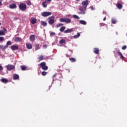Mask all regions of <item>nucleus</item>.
Returning <instances> with one entry per match:
<instances>
[{
  "label": "nucleus",
  "instance_id": "obj_1",
  "mask_svg": "<svg viewBox=\"0 0 127 127\" xmlns=\"http://www.w3.org/2000/svg\"><path fill=\"white\" fill-rule=\"evenodd\" d=\"M89 4V0H85L82 2V5L83 6L79 8L80 13L81 14H85L86 13V8H87V6Z\"/></svg>",
  "mask_w": 127,
  "mask_h": 127
},
{
  "label": "nucleus",
  "instance_id": "obj_2",
  "mask_svg": "<svg viewBox=\"0 0 127 127\" xmlns=\"http://www.w3.org/2000/svg\"><path fill=\"white\" fill-rule=\"evenodd\" d=\"M60 21L61 22H65L66 23H70L71 19H69L68 18H62L60 19Z\"/></svg>",
  "mask_w": 127,
  "mask_h": 127
},
{
  "label": "nucleus",
  "instance_id": "obj_3",
  "mask_svg": "<svg viewBox=\"0 0 127 127\" xmlns=\"http://www.w3.org/2000/svg\"><path fill=\"white\" fill-rule=\"evenodd\" d=\"M19 8L20 9V10L24 11V10L26 9V4L24 3H20L19 5Z\"/></svg>",
  "mask_w": 127,
  "mask_h": 127
},
{
  "label": "nucleus",
  "instance_id": "obj_4",
  "mask_svg": "<svg viewBox=\"0 0 127 127\" xmlns=\"http://www.w3.org/2000/svg\"><path fill=\"white\" fill-rule=\"evenodd\" d=\"M51 14H52V13L51 12L49 11H45L41 13L42 16H43L44 17L49 16L51 15Z\"/></svg>",
  "mask_w": 127,
  "mask_h": 127
},
{
  "label": "nucleus",
  "instance_id": "obj_5",
  "mask_svg": "<svg viewBox=\"0 0 127 127\" xmlns=\"http://www.w3.org/2000/svg\"><path fill=\"white\" fill-rule=\"evenodd\" d=\"M48 19H49V21H48L49 24L52 25V24H53V23H54V22L55 21L54 20V19H55V17H54V16H52L49 17Z\"/></svg>",
  "mask_w": 127,
  "mask_h": 127
},
{
  "label": "nucleus",
  "instance_id": "obj_6",
  "mask_svg": "<svg viewBox=\"0 0 127 127\" xmlns=\"http://www.w3.org/2000/svg\"><path fill=\"white\" fill-rule=\"evenodd\" d=\"M40 66L43 70H46L48 69V66L46 65V64L45 62L41 63Z\"/></svg>",
  "mask_w": 127,
  "mask_h": 127
},
{
  "label": "nucleus",
  "instance_id": "obj_7",
  "mask_svg": "<svg viewBox=\"0 0 127 127\" xmlns=\"http://www.w3.org/2000/svg\"><path fill=\"white\" fill-rule=\"evenodd\" d=\"M6 67L7 68V70H8V71H11V70H13V69H14L15 68L14 65L12 64H8L7 66H6Z\"/></svg>",
  "mask_w": 127,
  "mask_h": 127
},
{
  "label": "nucleus",
  "instance_id": "obj_8",
  "mask_svg": "<svg viewBox=\"0 0 127 127\" xmlns=\"http://www.w3.org/2000/svg\"><path fill=\"white\" fill-rule=\"evenodd\" d=\"M18 48L19 47L17 45H13L11 46V49L13 51H14V50H18Z\"/></svg>",
  "mask_w": 127,
  "mask_h": 127
},
{
  "label": "nucleus",
  "instance_id": "obj_9",
  "mask_svg": "<svg viewBox=\"0 0 127 127\" xmlns=\"http://www.w3.org/2000/svg\"><path fill=\"white\" fill-rule=\"evenodd\" d=\"M26 46L27 48V49H32V44L29 43H27L26 44Z\"/></svg>",
  "mask_w": 127,
  "mask_h": 127
},
{
  "label": "nucleus",
  "instance_id": "obj_10",
  "mask_svg": "<svg viewBox=\"0 0 127 127\" xmlns=\"http://www.w3.org/2000/svg\"><path fill=\"white\" fill-rule=\"evenodd\" d=\"M9 8H11L12 9H13L14 8H16V7H17L16 4H15V3L10 4L9 5Z\"/></svg>",
  "mask_w": 127,
  "mask_h": 127
},
{
  "label": "nucleus",
  "instance_id": "obj_11",
  "mask_svg": "<svg viewBox=\"0 0 127 127\" xmlns=\"http://www.w3.org/2000/svg\"><path fill=\"white\" fill-rule=\"evenodd\" d=\"M30 21H31V23L32 24H35V23H36V21H37L36 18H35L34 17H32V18H31Z\"/></svg>",
  "mask_w": 127,
  "mask_h": 127
},
{
  "label": "nucleus",
  "instance_id": "obj_12",
  "mask_svg": "<svg viewBox=\"0 0 127 127\" xmlns=\"http://www.w3.org/2000/svg\"><path fill=\"white\" fill-rule=\"evenodd\" d=\"M73 30H74L73 28L67 29L64 31V33H69L70 32H72Z\"/></svg>",
  "mask_w": 127,
  "mask_h": 127
},
{
  "label": "nucleus",
  "instance_id": "obj_13",
  "mask_svg": "<svg viewBox=\"0 0 127 127\" xmlns=\"http://www.w3.org/2000/svg\"><path fill=\"white\" fill-rule=\"evenodd\" d=\"M81 34L80 33H77V35H75L72 37V38L73 39H77V38H79V36H80Z\"/></svg>",
  "mask_w": 127,
  "mask_h": 127
},
{
  "label": "nucleus",
  "instance_id": "obj_14",
  "mask_svg": "<svg viewBox=\"0 0 127 127\" xmlns=\"http://www.w3.org/2000/svg\"><path fill=\"white\" fill-rule=\"evenodd\" d=\"M30 40L32 42H33V41H34V40H35V36L34 35H31L30 37Z\"/></svg>",
  "mask_w": 127,
  "mask_h": 127
},
{
  "label": "nucleus",
  "instance_id": "obj_15",
  "mask_svg": "<svg viewBox=\"0 0 127 127\" xmlns=\"http://www.w3.org/2000/svg\"><path fill=\"white\" fill-rule=\"evenodd\" d=\"M6 48H7V46L0 45V49H1V50H5Z\"/></svg>",
  "mask_w": 127,
  "mask_h": 127
},
{
  "label": "nucleus",
  "instance_id": "obj_16",
  "mask_svg": "<svg viewBox=\"0 0 127 127\" xmlns=\"http://www.w3.org/2000/svg\"><path fill=\"white\" fill-rule=\"evenodd\" d=\"M4 31H0V35H5V31H6V29L5 28L3 29Z\"/></svg>",
  "mask_w": 127,
  "mask_h": 127
},
{
  "label": "nucleus",
  "instance_id": "obj_17",
  "mask_svg": "<svg viewBox=\"0 0 127 127\" xmlns=\"http://www.w3.org/2000/svg\"><path fill=\"white\" fill-rule=\"evenodd\" d=\"M60 44H66V40L65 39H62L60 41Z\"/></svg>",
  "mask_w": 127,
  "mask_h": 127
},
{
  "label": "nucleus",
  "instance_id": "obj_18",
  "mask_svg": "<svg viewBox=\"0 0 127 127\" xmlns=\"http://www.w3.org/2000/svg\"><path fill=\"white\" fill-rule=\"evenodd\" d=\"M14 41H15V42H20V41H21V38L16 37L14 39Z\"/></svg>",
  "mask_w": 127,
  "mask_h": 127
},
{
  "label": "nucleus",
  "instance_id": "obj_19",
  "mask_svg": "<svg viewBox=\"0 0 127 127\" xmlns=\"http://www.w3.org/2000/svg\"><path fill=\"white\" fill-rule=\"evenodd\" d=\"M79 23H80V24H83V25H86L87 24V22L84 20H80Z\"/></svg>",
  "mask_w": 127,
  "mask_h": 127
},
{
  "label": "nucleus",
  "instance_id": "obj_20",
  "mask_svg": "<svg viewBox=\"0 0 127 127\" xmlns=\"http://www.w3.org/2000/svg\"><path fill=\"white\" fill-rule=\"evenodd\" d=\"M1 81L2 83H5V84H6V83H7V82H8V80H7V79H6V78H2L1 79Z\"/></svg>",
  "mask_w": 127,
  "mask_h": 127
},
{
  "label": "nucleus",
  "instance_id": "obj_21",
  "mask_svg": "<svg viewBox=\"0 0 127 127\" xmlns=\"http://www.w3.org/2000/svg\"><path fill=\"white\" fill-rule=\"evenodd\" d=\"M19 78V75L18 74H14L13 75V80H17Z\"/></svg>",
  "mask_w": 127,
  "mask_h": 127
},
{
  "label": "nucleus",
  "instance_id": "obj_22",
  "mask_svg": "<svg viewBox=\"0 0 127 127\" xmlns=\"http://www.w3.org/2000/svg\"><path fill=\"white\" fill-rule=\"evenodd\" d=\"M41 24L43 26H46L47 25V23L46 22H45V21H42L41 22Z\"/></svg>",
  "mask_w": 127,
  "mask_h": 127
},
{
  "label": "nucleus",
  "instance_id": "obj_23",
  "mask_svg": "<svg viewBox=\"0 0 127 127\" xmlns=\"http://www.w3.org/2000/svg\"><path fill=\"white\" fill-rule=\"evenodd\" d=\"M99 51L98 48L94 49V53H95V54H99Z\"/></svg>",
  "mask_w": 127,
  "mask_h": 127
},
{
  "label": "nucleus",
  "instance_id": "obj_24",
  "mask_svg": "<svg viewBox=\"0 0 127 127\" xmlns=\"http://www.w3.org/2000/svg\"><path fill=\"white\" fill-rule=\"evenodd\" d=\"M117 7L119 9H121V8L123 7V5L121 3H118L117 5Z\"/></svg>",
  "mask_w": 127,
  "mask_h": 127
},
{
  "label": "nucleus",
  "instance_id": "obj_25",
  "mask_svg": "<svg viewBox=\"0 0 127 127\" xmlns=\"http://www.w3.org/2000/svg\"><path fill=\"white\" fill-rule=\"evenodd\" d=\"M42 5L43 6V7H47V4H46V1L42 2Z\"/></svg>",
  "mask_w": 127,
  "mask_h": 127
},
{
  "label": "nucleus",
  "instance_id": "obj_26",
  "mask_svg": "<svg viewBox=\"0 0 127 127\" xmlns=\"http://www.w3.org/2000/svg\"><path fill=\"white\" fill-rule=\"evenodd\" d=\"M65 29H66V27H65V26H63L60 28V30L61 32H63V31L65 30Z\"/></svg>",
  "mask_w": 127,
  "mask_h": 127
},
{
  "label": "nucleus",
  "instance_id": "obj_27",
  "mask_svg": "<svg viewBox=\"0 0 127 127\" xmlns=\"http://www.w3.org/2000/svg\"><path fill=\"white\" fill-rule=\"evenodd\" d=\"M21 70H22L23 71H24L25 70H27V67L23 65V66H21Z\"/></svg>",
  "mask_w": 127,
  "mask_h": 127
},
{
  "label": "nucleus",
  "instance_id": "obj_28",
  "mask_svg": "<svg viewBox=\"0 0 127 127\" xmlns=\"http://www.w3.org/2000/svg\"><path fill=\"white\" fill-rule=\"evenodd\" d=\"M72 17L75 19H80V17H79L77 15H73Z\"/></svg>",
  "mask_w": 127,
  "mask_h": 127
},
{
  "label": "nucleus",
  "instance_id": "obj_29",
  "mask_svg": "<svg viewBox=\"0 0 127 127\" xmlns=\"http://www.w3.org/2000/svg\"><path fill=\"white\" fill-rule=\"evenodd\" d=\"M112 23H113V24H116L117 23V19L112 18Z\"/></svg>",
  "mask_w": 127,
  "mask_h": 127
},
{
  "label": "nucleus",
  "instance_id": "obj_30",
  "mask_svg": "<svg viewBox=\"0 0 127 127\" xmlns=\"http://www.w3.org/2000/svg\"><path fill=\"white\" fill-rule=\"evenodd\" d=\"M119 56H120V57H121L122 59H124V56H123V54H122V53H121L120 52H118Z\"/></svg>",
  "mask_w": 127,
  "mask_h": 127
},
{
  "label": "nucleus",
  "instance_id": "obj_31",
  "mask_svg": "<svg viewBox=\"0 0 127 127\" xmlns=\"http://www.w3.org/2000/svg\"><path fill=\"white\" fill-rule=\"evenodd\" d=\"M9 45H11V41H7L6 45L5 46H7V47H8V46Z\"/></svg>",
  "mask_w": 127,
  "mask_h": 127
},
{
  "label": "nucleus",
  "instance_id": "obj_32",
  "mask_svg": "<svg viewBox=\"0 0 127 127\" xmlns=\"http://www.w3.org/2000/svg\"><path fill=\"white\" fill-rule=\"evenodd\" d=\"M38 49H40V46H39V44H37L35 46V50H38Z\"/></svg>",
  "mask_w": 127,
  "mask_h": 127
},
{
  "label": "nucleus",
  "instance_id": "obj_33",
  "mask_svg": "<svg viewBox=\"0 0 127 127\" xmlns=\"http://www.w3.org/2000/svg\"><path fill=\"white\" fill-rule=\"evenodd\" d=\"M69 60L71 62H76V59H74L73 58H69Z\"/></svg>",
  "mask_w": 127,
  "mask_h": 127
},
{
  "label": "nucleus",
  "instance_id": "obj_34",
  "mask_svg": "<svg viewBox=\"0 0 127 127\" xmlns=\"http://www.w3.org/2000/svg\"><path fill=\"white\" fill-rule=\"evenodd\" d=\"M63 24H62V23H60V24H57V25L56 26V27L57 28H58V27H60V26H63Z\"/></svg>",
  "mask_w": 127,
  "mask_h": 127
},
{
  "label": "nucleus",
  "instance_id": "obj_35",
  "mask_svg": "<svg viewBox=\"0 0 127 127\" xmlns=\"http://www.w3.org/2000/svg\"><path fill=\"white\" fill-rule=\"evenodd\" d=\"M39 61H41L42 60H43V56H40L39 58Z\"/></svg>",
  "mask_w": 127,
  "mask_h": 127
},
{
  "label": "nucleus",
  "instance_id": "obj_36",
  "mask_svg": "<svg viewBox=\"0 0 127 127\" xmlns=\"http://www.w3.org/2000/svg\"><path fill=\"white\" fill-rule=\"evenodd\" d=\"M27 4L28 5H31V1H30V0H27Z\"/></svg>",
  "mask_w": 127,
  "mask_h": 127
},
{
  "label": "nucleus",
  "instance_id": "obj_37",
  "mask_svg": "<svg viewBox=\"0 0 127 127\" xmlns=\"http://www.w3.org/2000/svg\"><path fill=\"white\" fill-rule=\"evenodd\" d=\"M46 74H47V72H45V71H43L42 72V75H43V76H45L46 75Z\"/></svg>",
  "mask_w": 127,
  "mask_h": 127
},
{
  "label": "nucleus",
  "instance_id": "obj_38",
  "mask_svg": "<svg viewBox=\"0 0 127 127\" xmlns=\"http://www.w3.org/2000/svg\"><path fill=\"white\" fill-rule=\"evenodd\" d=\"M4 40V38L3 37H0V41H3Z\"/></svg>",
  "mask_w": 127,
  "mask_h": 127
},
{
  "label": "nucleus",
  "instance_id": "obj_39",
  "mask_svg": "<svg viewBox=\"0 0 127 127\" xmlns=\"http://www.w3.org/2000/svg\"><path fill=\"white\" fill-rule=\"evenodd\" d=\"M3 70V67L0 64V72Z\"/></svg>",
  "mask_w": 127,
  "mask_h": 127
},
{
  "label": "nucleus",
  "instance_id": "obj_40",
  "mask_svg": "<svg viewBox=\"0 0 127 127\" xmlns=\"http://www.w3.org/2000/svg\"><path fill=\"white\" fill-rule=\"evenodd\" d=\"M55 33H54V32H52V33H50V36H54V35H55Z\"/></svg>",
  "mask_w": 127,
  "mask_h": 127
},
{
  "label": "nucleus",
  "instance_id": "obj_41",
  "mask_svg": "<svg viewBox=\"0 0 127 127\" xmlns=\"http://www.w3.org/2000/svg\"><path fill=\"white\" fill-rule=\"evenodd\" d=\"M126 49H127V46H124L122 47L123 50H126Z\"/></svg>",
  "mask_w": 127,
  "mask_h": 127
},
{
  "label": "nucleus",
  "instance_id": "obj_42",
  "mask_svg": "<svg viewBox=\"0 0 127 127\" xmlns=\"http://www.w3.org/2000/svg\"><path fill=\"white\" fill-rule=\"evenodd\" d=\"M90 8H91V10H94L95 9V8L93 6H90Z\"/></svg>",
  "mask_w": 127,
  "mask_h": 127
},
{
  "label": "nucleus",
  "instance_id": "obj_43",
  "mask_svg": "<svg viewBox=\"0 0 127 127\" xmlns=\"http://www.w3.org/2000/svg\"><path fill=\"white\" fill-rule=\"evenodd\" d=\"M51 0H46L45 2H50V1H51Z\"/></svg>",
  "mask_w": 127,
  "mask_h": 127
},
{
  "label": "nucleus",
  "instance_id": "obj_44",
  "mask_svg": "<svg viewBox=\"0 0 127 127\" xmlns=\"http://www.w3.org/2000/svg\"><path fill=\"white\" fill-rule=\"evenodd\" d=\"M47 47V45H44L43 46V48L45 49V48H46Z\"/></svg>",
  "mask_w": 127,
  "mask_h": 127
},
{
  "label": "nucleus",
  "instance_id": "obj_45",
  "mask_svg": "<svg viewBox=\"0 0 127 127\" xmlns=\"http://www.w3.org/2000/svg\"><path fill=\"white\" fill-rule=\"evenodd\" d=\"M69 16H71V15L70 14L67 15V17H69Z\"/></svg>",
  "mask_w": 127,
  "mask_h": 127
},
{
  "label": "nucleus",
  "instance_id": "obj_46",
  "mask_svg": "<svg viewBox=\"0 0 127 127\" xmlns=\"http://www.w3.org/2000/svg\"><path fill=\"white\" fill-rule=\"evenodd\" d=\"M1 1H0V5L1 4H2Z\"/></svg>",
  "mask_w": 127,
  "mask_h": 127
},
{
  "label": "nucleus",
  "instance_id": "obj_47",
  "mask_svg": "<svg viewBox=\"0 0 127 127\" xmlns=\"http://www.w3.org/2000/svg\"><path fill=\"white\" fill-rule=\"evenodd\" d=\"M103 20L104 21L106 20V17H104V18L103 19Z\"/></svg>",
  "mask_w": 127,
  "mask_h": 127
},
{
  "label": "nucleus",
  "instance_id": "obj_48",
  "mask_svg": "<svg viewBox=\"0 0 127 127\" xmlns=\"http://www.w3.org/2000/svg\"><path fill=\"white\" fill-rule=\"evenodd\" d=\"M55 76H56V74H54L53 77H54Z\"/></svg>",
  "mask_w": 127,
  "mask_h": 127
},
{
  "label": "nucleus",
  "instance_id": "obj_49",
  "mask_svg": "<svg viewBox=\"0 0 127 127\" xmlns=\"http://www.w3.org/2000/svg\"><path fill=\"white\" fill-rule=\"evenodd\" d=\"M76 1H79L80 0H76Z\"/></svg>",
  "mask_w": 127,
  "mask_h": 127
},
{
  "label": "nucleus",
  "instance_id": "obj_50",
  "mask_svg": "<svg viewBox=\"0 0 127 127\" xmlns=\"http://www.w3.org/2000/svg\"><path fill=\"white\" fill-rule=\"evenodd\" d=\"M0 25H1V22H0Z\"/></svg>",
  "mask_w": 127,
  "mask_h": 127
},
{
  "label": "nucleus",
  "instance_id": "obj_51",
  "mask_svg": "<svg viewBox=\"0 0 127 127\" xmlns=\"http://www.w3.org/2000/svg\"><path fill=\"white\" fill-rule=\"evenodd\" d=\"M1 75H3V74H2V73H1Z\"/></svg>",
  "mask_w": 127,
  "mask_h": 127
},
{
  "label": "nucleus",
  "instance_id": "obj_52",
  "mask_svg": "<svg viewBox=\"0 0 127 127\" xmlns=\"http://www.w3.org/2000/svg\"><path fill=\"white\" fill-rule=\"evenodd\" d=\"M0 1H2V0H0Z\"/></svg>",
  "mask_w": 127,
  "mask_h": 127
}]
</instances>
